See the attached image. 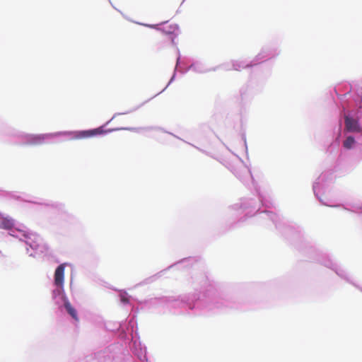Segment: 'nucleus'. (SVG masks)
I'll use <instances>...</instances> for the list:
<instances>
[{
  "label": "nucleus",
  "mask_w": 362,
  "mask_h": 362,
  "mask_svg": "<svg viewBox=\"0 0 362 362\" xmlns=\"http://www.w3.org/2000/svg\"><path fill=\"white\" fill-rule=\"evenodd\" d=\"M107 132L108 131L104 130L103 127H100L99 128L94 129L81 131V132H76L74 138L76 139H80L93 137L98 134H103V133H105Z\"/></svg>",
  "instance_id": "f257e3e1"
},
{
  "label": "nucleus",
  "mask_w": 362,
  "mask_h": 362,
  "mask_svg": "<svg viewBox=\"0 0 362 362\" xmlns=\"http://www.w3.org/2000/svg\"><path fill=\"white\" fill-rule=\"evenodd\" d=\"M65 264L58 266L54 272V284L58 287H63L64 280Z\"/></svg>",
  "instance_id": "f03ea898"
},
{
  "label": "nucleus",
  "mask_w": 362,
  "mask_h": 362,
  "mask_svg": "<svg viewBox=\"0 0 362 362\" xmlns=\"http://www.w3.org/2000/svg\"><path fill=\"white\" fill-rule=\"evenodd\" d=\"M13 226V221L11 219L4 218L0 223V227L5 229H10Z\"/></svg>",
  "instance_id": "39448f33"
},
{
  "label": "nucleus",
  "mask_w": 362,
  "mask_h": 362,
  "mask_svg": "<svg viewBox=\"0 0 362 362\" xmlns=\"http://www.w3.org/2000/svg\"><path fill=\"white\" fill-rule=\"evenodd\" d=\"M355 144V139L353 136H348L344 141L343 146L345 148L350 149L353 147Z\"/></svg>",
  "instance_id": "423d86ee"
},
{
  "label": "nucleus",
  "mask_w": 362,
  "mask_h": 362,
  "mask_svg": "<svg viewBox=\"0 0 362 362\" xmlns=\"http://www.w3.org/2000/svg\"><path fill=\"white\" fill-rule=\"evenodd\" d=\"M37 138L39 139H43V137L40 136H37Z\"/></svg>",
  "instance_id": "0eeeda50"
},
{
  "label": "nucleus",
  "mask_w": 362,
  "mask_h": 362,
  "mask_svg": "<svg viewBox=\"0 0 362 362\" xmlns=\"http://www.w3.org/2000/svg\"><path fill=\"white\" fill-rule=\"evenodd\" d=\"M121 129H129L126 128V127H124V128H121Z\"/></svg>",
  "instance_id": "1a4fd4ad"
},
{
  "label": "nucleus",
  "mask_w": 362,
  "mask_h": 362,
  "mask_svg": "<svg viewBox=\"0 0 362 362\" xmlns=\"http://www.w3.org/2000/svg\"><path fill=\"white\" fill-rule=\"evenodd\" d=\"M345 127L348 132H361L362 130L358 122L349 116L345 117Z\"/></svg>",
  "instance_id": "7ed1b4c3"
},
{
  "label": "nucleus",
  "mask_w": 362,
  "mask_h": 362,
  "mask_svg": "<svg viewBox=\"0 0 362 362\" xmlns=\"http://www.w3.org/2000/svg\"><path fill=\"white\" fill-rule=\"evenodd\" d=\"M122 300H123L124 302H127V299H124H124H122Z\"/></svg>",
  "instance_id": "6e6552de"
},
{
  "label": "nucleus",
  "mask_w": 362,
  "mask_h": 362,
  "mask_svg": "<svg viewBox=\"0 0 362 362\" xmlns=\"http://www.w3.org/2000/svg\"><path fill=\"white\" fill-rule=\"evenodd\" d=\"M64 308H66L67 313L73 317V319H74L76 321H78L77 312L69 300L64 301Z\"/></svg>",
  "instance_id": "20e7f679"
}]
</instances>
